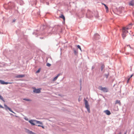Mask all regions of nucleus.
<instances>
[{"label": "nucleus", "mask_w": 134, "mask_h": 134, "mask_svg": "<svg viewBox=\"0 0 134 134\" xmlns=\"http://www.w3.org/2000/svg\"><path fill=\"white\" fill-rule=\"evenodd\" d=\"M85 107L87 109L88 112L90 113V110L88 103L87 101L85 99Z\"/></svg>", "instance_id": "1"}, {"label": "nucleus", "mask_w": 134, "mask_h": 134, "mask_svg": "<svg viewBox=\"0 0 134 134\" xmlns=\"http://www.w3.org/2000/svg\"><path fill=\"white\" fill-rule=\"evenodd\" d=\"M99 88L104 92H107L108 91V89L106 87H103L101 86H100Z\"/></svg>", "instance_id": "2"}, {"label": "nucleus", "mask_w": 134, "mask_h": 134, "mask_svg": "<svg viewBox=\"0 0 134 134\" xmlns=\"http://www.w3.org/2000/svg\"><path fill=\"white\" fill-rule=\"evenodd\" d=\"M41 88L36 89V88H34V89L33 92L36 93H39L41 92Z\"/></svg>", "instance_id": "3"}, {"label": "nucleus", "mask_w": 134, "mask_h": 134, "mask_svg": "<svg viewBox=\"0 0 134 134\" xmlns=\"http://www.w3.org/2000/svg\"><path fill=\"white\" fill-rule=\"evenodd\" d=\"M131 24H130L126 27H124L123 30L124 31H126V30L130 29L131 28Z\"/></svg>", "instance_id": "4"}, {"label": "nucleus", "mask_w": 134, "mask_h": 134, "mask_svg": "<svg viewBox=\"0 0 134 134\" xmlns=\"http://www.w3.org/2000/svg\"><path fill=\"white\" fill-rule=\"evenodd\" d=\"M4 106L5 107V109L6 110H7V109H8L10 111H11V112L14 113L12 110L8 107L6 104H4Z\"/></svg>", "instance_id": "5"}, {"label": "nucleus", "mask_w": 134, "mask_h": 134, "mask_svg": "<svg viewBox=\"0 0 134 134\" xmlns=\"http://www.w3.org/2000/svg\"><path fill=\"white\" fill-rule=\"evenodd\" d=\"M0 83L2 84H7L12 83L10 82H5L4 81L1 80H0Z\"/></svg>", "instance_id": "6"}, {"label": "nucleus", "mask_w": 134, "mask_h": 134, "mask_svg": "<svg viewBox=\"0 0 134 134\" xmlns=\"http://www.w3.org/2000/svg\"><path fill=\"white\" fill-rule=\"evenodd\" d=\"M104 112L107 115H110L111 114L110 111L108 110H106L104 111Z\"/></svg>", "instance_id": "7"}, {"label": "nucleus", "mask_w": 134, "mask_h": 134, "mask_svg": "<svg viewBox=\"0 0 134 134\" xmlns=\"http://www.w3.org/2000/svg\"><path fill=\"white\" fill-rule=\"evenodd\" d=\"M35 120H30L29 121V122L32 125H35V124L34 123L35 121Z\"/></svg>", "instance_id": "8"}, {"label": "nucleus", "mask_w": 134, "mask_h": 134, "mask_svg": "<svg viewBox=\"0 0 134 134\" xmlns=\"http://www.w3.org/2000/svg\"><path fill=\"white\" fill-rule=\"evenodd\" d=\"M130 5L133 6L134 5V0H132L129 3Z\"/></svg>", "instance_id": "9"}, {"label": "nucleus", "mask_w": 134, "mask_h": 134, "mask_svg": "<svg viewBox=\"0 0 134 134\" xmlns=\"http://www.w3.org/2000/svg\"><path fill=\"white\" fill-rule=\"evenodd\" d=\"M35 122H36V123L38 124V125H42V122H40V121H38L37 120H35Z\"/></svg>", "instance_id": "10"}, {"label": "nucleus", "mask_w": 134, "mask_h": 134, "mask_svg": "<svg viewBox=\"0 0 134 134\" xmlns=\"http://www.w3.org/2000/svg\"><path fill=\"white\" fill-rule=\"evenodd\" d=\"M24 75H18L16 76V77L17 78H20L23 77L25 76Z\"/></svg>", "instance_id": "11"}, {"label": "nucleus", "mask_w": 134, "mask_h": 134, "mask_svg": "<svg viewBox=\"0 0 134 134\" xmlns=\"http://www.w3.org/2000/svg\"><path fill=\"white\" fill-rule=\"evenodd\" d=\"M60 18L63 19V20L64 21H65V18L64 15L63 14H61V15L59 16Z\"/></svg>", "instance_id": "12"}, {"label": "nucleus", "mask_w": 134, "mask_h": 134, "mask_svg": "<svg viewBox=\"0 0 134 134\" xmlns=\"http://www.w3.org/2000/svg\"><path fill=\"white\" fill-rule=\"evenodd\" d=\"M103 4L104 5V6L105 7V9H106V12H108V7L105 4Z\"/></svg>", "instance_id": "13"}, {"label": "nucleus", "mask_w": 134, "mask_h": 134, "mask_svg": "<svg viewBox=\"0 0 134 134\" xmlns=\"http://www.w3.org/2000/svg\"><path fill=\"white\" fill-rule=\"evenodd\" d=\"M60 74H58L57 76L54 77L53 79V81H55L57 79L58 77L60 75Z\"/></svg>", "instance_id": "14"}, {"label": "nucleus", "mask_w": 134, "mask_h": 134, "mask_svg": "<svg viewBox=\"0 0 134 134\" xmlns=\"http://www.w3.org/2000/svg\"><path fill=\"white\" fill-rule=\"evenodd\" d=\"M125 31H124L123 30V34H122V36L123 37V38H124L126 37V35L125 34Z\"/></svg>", "instance_id": "15"}, {"label": "nucleus", "mask_w": 134, "mask_h": 134, "mask_svg": "<svg viewBox=\"0 0 134 134\" xmlns=\"http://www.w3.org/2000/svg\"><path fill=\"white\" fill-rule=\"evenodd\" d=\"M121 104V102H120V100H116L115 102V104Z\"/></svg>", "instance_id": "16"}, {"label": "nucleus", "mask_w": 134, "mask_h": 134, "mask_svg": "<svg viewBox=\"0 0 134 134\" xmlns=\"http://www.w3.org/2000/svg\"><path fill=\"white\" fill-rule=\"evenodd\" d=\"M0 99L2 100L3 102H5V101L3 99V98L2 96L0 95Z\"/></svg>", "instance_id": "17"}, {"label": "nucleus", "mask_w": 134, "mask_h": 134, "mask_svg": "<svg viewBox=\"0 0 134 134\" xmlns=\"http://www.w3.org/2000/svg\"><path fill=\"white\" fill-rule=\"evenodd\" d=\"M104 67V65H102L101 67V71H102L103 70V69Z\"/></svg>", "instance_id": "18"}, {"label": "nucleus", "mask_w": 134, "mask_h": 134, "mask_svg": "<svg viewBox=\"0 0 134 134\" xmlns=\"http://www.w3.org/2000/svg\"><path fill=\"white\" fill-rule=\"evenodd\" d=\"M23 100L26 101H31V100L27 99H26V98H24L23 99Z\"/></svg>", "instance_id": "19"}, {"label": "nucleus", "mask_w": 134, "mask_h": 134, "mask_svg": "<svg viewBox=\"0 0 134 134\" xmlns=\"http://www.w3.org/2000/svg\"><path fill=\"white\" fill-rule=\"evenodd\" d=\"M77 47H78V48H79L81 51H82L81 48L80 46L79 45H78L77 46Z\"/></svg>", "instance_id": "20"}, {"label": "nucleus", "mask_w": 134, "mask_h": 134, "mask_svg": "<svg viewBox=\"0 0 134 134\" xmlns=\"http://www.w3.org/2000/svg\"><path fill=\"white\" fill-rule=\"evenodd\" d=\"M51 65V64L49 63H47V66H50Z\"/></svg>", "instance_id": "21"}, {"label": "nucleus", "mask_w": 134, "mask_h": 134, "mask_svg": "<svg viewBox=\"0 0 134 134\" xmlns=\"http://www.w3.org/2000/svg\"><path fill=\"white\" fill-rule=\"evenodd\" d=\"M37 126H40L42 127L43 128H44V127L43 126H42L41 125H38Z\"/></svg>", "instance_id": "22"}, {"label": "nucleus", "mask_w": 134, "mask_h": 134, "mask_svg": "<svg viewBox=\"0 0 134 134\" xmlns=\"http://www.w3.org/2000/svg\"><path fill=\"white\" fill-rule=\"evenodd\" d=\"M40 69H38V70L36 71V73H39L40 72Z\"/></svg>", "instance_id": "23"}, {"label": "nucleus", "mask_w": 134, "mask_h": 134, "mask_svg": "<svg viewBox=\"0 0 134 134\" xmlns=\"http://www.w3.org/2000/svg\"><path fill=\"white\" fill-rule=\"evenodd\" d=\"M130 78H129L128 79V80H127V83H128L129 82V80H130Z\"/></svg>", "instance_id": "24"}, {"label": "nucleus", "mask_w": 134, "mask_h": 134, "mask_svg": "<svg viewBox=\"0 0 134 134\" xmlns=\"http://www.w3.org/2000/svg\"><path fill=\"white\" fill-rule=\"evenodd\" d=\"M108 75H105V76L106 78H107L108 77Z\"/></svg>", "instance_id": "25"}, {"label": "nucleus", "mask_w": 134, "mask_h": 134, "mask_svg": "<svg viewBox=\"0 0 134 134\" xmlns=\"http://www.w3.org/2000/svg\"><path fill=\"white\" fill-rule=\"evenodd\" d=\"M133 76V75H131V76H130V78L131 77H132V76Z\"/></svg>", "instance_id": "26"}, {"label": "nucleus", "mask_w": 134, "mask_h": 134, "mask_svg": "<svg viewBox=\"0 0 134 134\" xmlns=\"http://www.w3.org/2000/svg\"><path fill=\"white\" fill-rule=\"evenodd\" d=\"M15 20H15V19H14V20H13V22H15Z\"/></svg>", "instance_id": "27"}, {"label": "nucleus", "mask_w": 134, "mask_h": 134, "mask_svg": "<svg viewBox=\"0 0 134 134\" xmlns=\"http://www.w3.org/2000/svg\"><path fill=\"white\" fill-rule=\"evenodd\" d=\"M127 131L126 132H125V133H124V134H126V133H127Z\"/></svg>", "instance_id": "28"}, {"label": "nucleus", "mask_w": 134, "mask_h": 134, "mask_svg": "<svg viewBox=\"0 0 134 134\" xmlns=\"http://www.w3.org/2000/svg\"><path fill=\"white\" fill-rule=\"evenodd\" d=\"M74 52H75V53H76V51H74Z\"/></svg>", "instance_id": "29"}, {"label": "nucleus", "mask_w": 134, "mask_h": 134, "mask_svg": "<svg viewBox=\"0 0 134 134\" xmlns=\"http://www.w3.org/2000/svg\"><path fill=\"white\" fill-rule=\"evenodd\" d=\"M119 134H121V132Z\"/></svg>", "instance_id": "30"}, {"label": "nucleus", "mask_w": 134, "mask_h": 134, "mask_svg": "<svg viewBox=\"0 0 134 134\" xmlns=\"http://www.w3.org/2000/svg\"><path fill=\"white\" fill-rule=\"evenodd\" d=\"M80 99H79V101H80Z\"/></svg>", "instance_id": "31"}, {"label": "nucleus", "mask_w": 134, "mask_h": 134, "mask_svg": "<svg viewBox=\"0 0 134 134\" xmlns=\"http://www.w3.org/2000/svg\"><path fill=\"white\" fill-rule=\"evenodd\" d=\"M80 99H79V101H80Z\"/></svg>", "instance_id": "32"}, {"label": "nucleus", "mask_w": 134, "mask_h": 134, "mask_svg": "<svg viewBox=\"0 0 134 134\" xmlns=\"http://www.w3.org/2000/svg\"><path fill=\"white\" fill-rule=\"evenodd\" d=\"M133 36H134V35H133Z\"/></svg>", "instance_id": "33"}]
</instances>
